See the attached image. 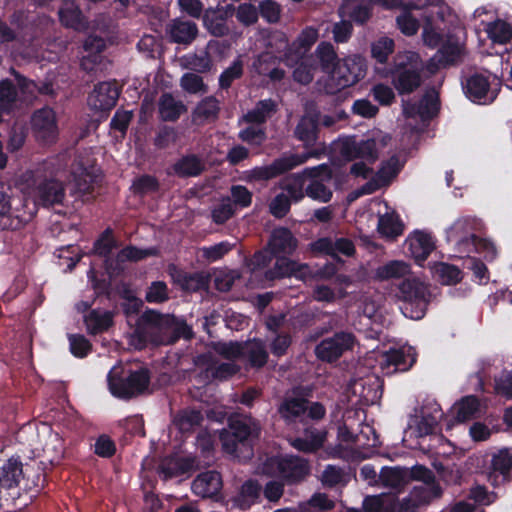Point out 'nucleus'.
I'll return each instance as SVG.
<instances>
[{
	"label": "nucleus",
	"mask_w": 512,
	"mask_h": 512,
	"mask_svg": "<svg viewBox=\"0 0 512 512\" xmlns=\"http://www.w3.org/2000/svg\"><path fill=\"white\" fill-rule=\"evenodd\" d=\"M43 169L26 170L18 175L15 184L25 194L31 195L35 203L43 206L61 204L65 198V189L61 182L44 180Z\"/></svg>",
	"instance_id": "1"
},
{
	"label": "nucleus",
	"mask_w": 512,
	"mask_h": 512,
	"mask_svg": "<svg viewBox=\"0 0 512 512\" xmlns=\"http://www.w3.org/2000/svg\"><path fill=\"white\" fill-rule=\"evenodd\" d=\"M175 319L154 310L146 311L139 319L137 328L131 335V344L142 349L147 342L168 344L173 340Z\"/></svg>",
	"instance_id": "2"
},
{
	"label": "nucleus",
	"mask_w": 512,
	"mask_h": 512,
	"mask_svg": "<svg viewBox=\"0 0 512 512\" xmlns=\"http://www.w3.org/2000/svg\"><path fill=\"white\" fill-rule=\"evenodd\" d=\"M391 146V137L381 131H375L361 140H347L343 143L341 154L348 160H365L375 163Z\"/></svg>",
	"instance_id": "3"
},
{
	"label": "nucleus",
	"mask_w": 512,
	"mask_h": 512,
	"mask_svg": "<svg viewBox=\"0 0 512 512\" xmlns=\"http://www.w3.org/2000/svg\"><path fill=\"white\" fill-rule=\"evenodd\" d=\"M259 423L250 416H240L230 420L228 428L220 433L223 450L231 455L248 445L251 439L257 438L260 433Z\"/></svg>",
	"instance_id": "4"
},
{
	"label": "nucleus",
	"mask_w": 512,
	"mask_h": 512,
	"mask_svg": "<svg viewBox=\"0 0 512 512\" xmlns=\"http://www.w3.org/2000/svg\"><path fill=\"white\" fill-rule=\"evenodd\" d=\"M398 297L403 301V314L410 319L419 320L425 315L431 294L424 282L417 278H408L399 285Z\"/></svg>",
	"instance_id": "5"
},
{
	"label": "nucleus",
	"mask_w": 512,
	"mask_h": 512,
	"mask_svg": "<svg viewBox=\"0 0 512 512\" xmlns=\"http://www.w3.org/2000/svg\"><path fill=\"white\" fill-rule=\"evenodd\" d=\"M121 372V367L115 366L108 374L109 390L115 397L129 399L147 390L150 377L146 369L134 371L127 378H122Z\"/></svg>",
	"instance_id": "6"
},
{
	"label": "nucleus",
	"mask_w": 512,
	"mask_h": 512,
	"mask_svg": "<svg viewBox=\"0 0 512 512\" xmlns=\"http://www.w3.org/2000/svg\"><path fill=\"white\" fill-rule=\"evenodd\" d=\"M262 472L280 477L288 483L301 481L309 473L307 462L296 456H279L268 458L262 465Z\"/></svg>",
	"instance_id": "7"
},
{
	"label": "nucleus",
	"mask_w": 512,
	"mask_h": 512,
	"mask_svg": "<svg viewBox=\"0 0 512 512\" xmlns=\"http://www.w3.org/2000/svg\"><path fill=\"white\" fill-rule=\"evenodd\" d=\"M367 65L360 55H348L340 59V64L335 70L332 83L326 87L327 93H335L343 88L350 87L366 75Z\"/></svg>",
	"instance_id": "8"
},
{
	"label": "nucleus",
	"mask_w": 512,
	"mask_h": 512,
	"mask_svg": "<svg viewBox=\"0 0 512 512\" xmlns=\"http://www.w3.org/2000/svg\"><path fill=\"white\" fill-rule=\"evenodd\" d=\"M396 76L393 83L399 93H411L421 84L420 61L417 54L406 52L395 58Z\"/></svg>",
	"instance_id": "9"
},
{
	"label": "nucleus",
	"mask_w": 512,
	"mask_h": 512,
	"mask_svg": "<svg viewBox=\"0 0 512 512\" xmlns=\"http://www.w3.org/2000/svg\"><path fill=\"white\" fill-rule=\"evenodd\" d=\"M310 157L306 154H285L275 159L271 164L259 166L248 172V179L255 181H267L288 172L295 167L305 163Z\"/></svg>",
	"instance_id": "10"
},
{
	"label": "nucleus",
	"mask_w": 512,
	"mask_h": 512,
	"mask_svg": "<svg viewBox=\"0 0 512 512\" xmlns=\"http://www.w3.org/2000/svg\"><path fill=\"white\" fill-rule=\"evenodd\" d=\"M357 339L350 332H337L324 338L315 348L316 356L326 362H333L344 353L352 351L357 345Z\"/></svg>",
	"instance_id": "11"
},
{
	"label": "nucleus",
	"mask_w": 512,
	"mask_h": 512,
	"mask_svg": "<svg viewBox=\"0 0 512 512\" xmlns=\"http://www.w3.org/2000/svg\"><path fill=\"white\" fill-rule=\"evenodd\" d=\"M401 167L402 163L396 155H393L388 160L383 161L375 175L350 195L351 200L362 195L372 194L377 190L388 186L393 178H395L399 173Z\"/></svg>",
	"instance_id": "12"
},
{
	"label": "nucleus",
	"mask_w": 512,
	"mask_h": 512,
	"mask_svg": "<svg viewBox=\"0 0 512 512\" xmlns=\"http://www.w3.org/2000/svg\"><path fill=\"white\" fill-rule=\"evenodd\" d=\"M380 368L384 374L390 375L397 371H407L416 362V352L412 346L391 348L379 355Z\"/></svg>",
	"instance_id": "13"
},
{
	"label": "nucleus",
	"mask_w": 512,
	"mask_h": 512,
	"mask_svg": "<svg viewBox=\"0 0 512 512\" xmlns=\"http://www.w3.org/2000/svg\"><path fill=\"white\" fill-rule=\"evenodd\" d=\"M31 126L36 138L42 142L52 143L58 136L56 113L52 108L36 110L31 117Z\"/></svg>",
	"instance_id": "14"
},
{
	"label": "nucleus",
	"mask_w": 512,
	"mask_h": 512,
	"mask_svg": "<svg viewBox=\"0 0 512 512\" xmlns=\"http://www.w3.org/2000/svg\"><path fill=\"white\" fill-rule=\"evenodd\" d=\"M319 169H326V165L318 167L306 168L300 173H294L281 179L277 186L286 193L292 202H300L304 199L306 192L307 177H314L316 171Z\"/></svg>",
	"instance_id": "15"
},
{
	"label": "nucleus",
	"mask_w": 512,
	"mask_h": 512,
	"mask_svg": "<svg viewBox=\"0 0 512 512\" xmlns=\"http://www.w3.org/2000/svg\"><path fill=\"white\" fill-rule=\"evenodd\" d=\"M442 416L440 406L432 403L430 407L423 408L420 415L411 418L409 427L415 429L417 436L423 437L434 432Z\"/></svg>",
	"instance_id": "16"
},
{
	"label": "nucleus",
	"mask_w": 512,
	"mask_h": 512,
	"mask_svg": "<svg viewBox=\"0 0 512 512\" xmlns=\"http://www.w3.org/2000/svg\"><path fill=\"white\" fill-rule=\"evenodd\" d=\"M119 96L117 86L112 82L98 84L88 97L89 106L97 111L113 108Z\"/></svg>",
	"instance_id": "17"
},
{
	"label": "nucleus",
	"mask_w": 512,
	"mask_h": 512,
	"mask_svg": "<svg viewBox=\"0 0 512 512\" xmlns=\"http://www.w3.org/2000/svg\"><path fill=\"white\" fill-rule=\"evenodd\" d=\"M23 479L22 463L16 458H10L0 468V491L8 495H18V487Z\"/></svg>",
	"instance_id": "18"
},
{
	"label": "nucleus",
	"mask_w": 512,
	"mask_h": 512,
	"mask_svg": "<svg viewBox=\"0 0 512 512\" xmlns=\"http://www.w3.org/2000/svg\"><path fill=\"white\" fill-rule=\"evenodd\" d=\"M409 472L410 480L415 479L423 482L421 486L415 488V491L419 490L423 493V496L418 500L419 503H428L441 495V488L434 482V475L431 470L423 466H415L411 470L409 469Z\"/></svg>",
	"instance_id": "19"
},
{
	"label": "nucleus",
	"mask_w": 512,
	"mask_h": 512,
	"mask_svg": "<svg viewBox=\"0 0 512 512\" xmlns=\"http://www.w3.org/2000/svg\"><path fill=\"white\" fill-rule=\"evenodd\" d=\"M314 64L322 72L328 74L330 80H333L335 70L340 64V58L335 47L328 41L320 42L313 52Z\"/></svg>",
	"instance_id": "20"
},
{
	"label": "nucleus",
	"mask_w": 512,
	"mask_h": 512,
	"mask_svg": "<svg viewBox=\"0 0 512 512\" xmlns=\"http://www.w3.org/2000/svg\"><path fill=\"white\" fill-rule=\"evenodd\" d=\"M379 482V486L399 493L410 482L409 469L400 466L383 467L379 472Z\"/></svg>",
	"instance_id": "21"
},
{
	"label": "nucleus",
	"mask_w": 512,
	"mask_h": 512,
	"mask_svg": "<svg viewBox=\"0 0 512 512\" xmlns=\"http://www.w3.org/2000/svg\"><path fill=\"white\" fill-rule=\"evenodd\" d=\"M222 488V478L217 471H206L197 476L192 483L193 492L202 498H213Z\"/></svg>",
	"instance_id": "22"
},
{
	"label": "nucleus",
	"mask_w": 512,
	"mask_h": 512,
	"mask_svg": "<svg viewBox=\"0 0 512 512\" xmlns=\"http://www.w3.org/2000/svg\"><path fill=\"white\" fill-rule=\"evenodd\" d=\"M166 32L172 42L188 45L197 37L198 27L192 21L177 18L167 25Z\"/></svg>",
	"instance_id": "23"
},
{
	"label": "nucleus",
	"mask_w": 512,
	"mask_h": 512,
	"mask_svg": "<svg viewBox=\"0 0 512 512\" xmlns=\"http://www.w3.org/2000/svg\"><path fill=\"white\" fill-rule=\"evenodd\" d=\"M314 177H307L310 182L306 185V195L313 200L319 202H328L332 197V192L327 188L322 181L330 180L332 178V172L326 165V169H319L315 173Z\"/></svg>",
	"instance_id": "24"
},
{
	"label": "nucleus",
	"mask_w": 512,
	"mask_h": 512,
	"mask_svg": "<svg viewBox=\"0 0 512 512\" xmlns=\"http://www.w3.org/2000/svg\"><path fill=\"white\" fill-rule=\"evenodd\" d=\"M438 108V95L432 90L425 94L419 104H404L403 112L408 117L419 116L422 120H427L437 113Z\"/></svg>",
	"instance_id": "25"
},
{
	"label": "nucleus",
	"mask_w": 512,
	"mask_h": 512,
	"mask_svg": "<svg viewBox=\"0 0 512 512\" xmlns=\"http://www.w3.org/2000/svg\"><path fill=\"white\" fill-rule=\"evenodd\" d=\"M378 233L388 239H394L403 233V223L398 214L385 206V212L378 211Z\"/></svg>",
	"instance_id": "26"
},
{
	"label": "nucleus",
	"mask_w": 512,
	"mask_h": 512,
	"mask_svg": "<svg viewBox=\"0 0 512 512\" xmlns=\"http://www.w3.org/2000/svg\"><path fill=\"white\" fill-rule=\"evenodd\" d=\"M477 222L471 218H460L454 222L447 232V238L450 242L456 245L468 244L472 241L474 243V230L476 229Z\"/></svg>",
	"instance_id": "27"
},
{
	"label": "nucleus",
	"mask_w": 512,
	"mask_h": 512,
	"mask_svg": "<svg viewBox=\"0 0 512 512\" xmlns=\"http://www.w3.org/2000/svg\"><path fill=\"white\" fill-rule=\"evenodd\" d=\"M187 112V107L182 100L170 93H164L158 100V113L161 120L174 122Z\"/></svg>",
	"instance_id": "28"
},
{
	"label": "nucleus",
	"mask_w": 512,
	"mask_h": 512,
	"mask_svg": "<svg viewBox=\"0 0 512 512\" xmlns=\"http://www.w3.org/2000/svg\"><path fill=\"white\" fill-rule=\"evenodd\" d=\"M489 87L490 84L485 76L475 74L467 79L464 90L467 97L472 101H483L485 103L492 101L495 97L493 93L490 92Z\"/></svg>",
	"instance_id": "29"
},
{
	"label": "nucleus",
	"mask_w": 512,
	"mask_h": 512,
	"mask_svg": "<svg viewBox=\"0 0 512 512\" xmlns=\"http://www.w3.org/2000/svg\"><path fill=\"white\" fill-rule=\"evenodd\" d=\"M409 250L416 261H424L434 250L435 244L430 234L422 231L414 232L409 238Z\"/></svg>",
	"instance_id": "30"
},
{
	"label": "nucleus",
	"mask_w": 512,
	"mask_h": 512,
	"mask_svg": "<svg viewBox=\"0 0 512 512\" xmlns=\"http://www.w3.org/2000/svg\"><path fill=\"white\" fill-rule=\"evenodd\" d=\"M72 176L75 190L85 194L90 191L92 184L96 181V169L89 162L85 166L83 162L78 161L73 167Z\"/></svg>",
	"instance_id": "31"
},
{
	"label": "nucleus",
	"mask_w": 512,
	"mask_h": 512,
	"mask_svg": "<svg viewBox=\"0 0 512 512\" xmlns=\"http://www.w3.org/2000/svg\"><path fill=\"white\" fill-rule=\"evenodd\" d=\"M297 247V240L287 228H277L273 231L269 249L272 254H291Z\"/></svg>",
	"instance_id": "32"
},
{
	"label": "nucleus",
	"mask_w": 512,
	"mask_h": 512,
	"mask_svg": "<svg viewBox=\"0 0 512 512\" xmlns=\"http://www.w3.org/2000/svg\"><path fill=\"white\" fill-rule=\"evenodd\" d=\"M312 247L315 251L332 256H335L337 253L351 256L355 250L352 241L346 238H322L313 243Z\"/></svg>",
	"instance_id": "33"
},
{
	"label": "nucleus",
	"mask_w": 512,
	"mask_h": 512,
	"mask_svg": "<svg viewBox=\"0 0 512 512\" xmlns=\"http://www.w3.org/2000/svg\"><path fill=\"white\" fill-rule=\"evenodd\" d=\"M228 7L207 9L203 16V23L207 30L214 36L220 37L228 33L226 19L228 16Z\"/></svg>",
	"instance_id": "34"
},
{
	"label": "nucleus",
	"mask_w": 512,
	"mask_h": 512,
	"mask_svg": "<svg viewBox=\"0 0 512 512\" xmlns=\"http://www.w3.org/2000/svg\"><path fill=\"white\" fill-rule=\"evenodd\" d=\"M319 37L318 30L313 27H307L302 31V33L298 36L297 41L294 45L299 46V50L295 52V55L292 53V48H289L288 51L284 55V60L287 65H292L294 60H298L302 58V55L307 52L310 47L317 41Z\"/></svg>",
	"instance_id": "35"
},
{
	"label": "nucleus",
	"mask_w": 512,
	"mask_h": 512,
	"mask_svg": "<svg viewBox=\"0 0 512 512\" xmlns=\"http://www.w3.org/2000/svg\"><path fill=\"white\" fill-rule=\"evenodd\" d=\"M205 164L196 155H186L177 160L173 165L175 174L181 177H195L203 172Z\"/></svg>",
	"instance_id": "36"
},
{
	"label": "nucleus",
	"mask_w": 512,
	"mask_h": 512,
	"mask_svg": "<svg viewBox=\"0 0 512 512\" xmlns=\"http://www.w3.org/2000/svg\"><path fill=\"white\" fill-rule=\"evenodd\" d=\"M243 358L246 359L252 367L260 368L264 366L268 359L265 344L261 340L256 339L244 343Z\"/></svg>",
	"instance_id": "37"
},
{
	"label": "nucleus",
	"mask_w": 512,
	"mask_h": 512,
	"mask_svg": "<svg viewBox=\"0 0 512 512\" xmlns=\"http://www.w3.org/2000/svg\"><path fill=\"white\" fill-rule=\"evenodd\" d=\"M277 111V104L272 99L259 101L256 106L243 116L247 123L262 124Z\"/></svg>",
	"instance_id": "38"
},
{
	"label": "nucleus",
	"mask_w": 512,
	"mask_h": 512,
	"mask_svg": "<svg viewBox=\"0 0 512 512\" xmlns=\"http://www.w3.org/2000/svg\"><path fill=\"white\" fill-rule=\"evenodd\" d=\"M194 466V460L190 458H169L162 462L160 474L163 479H169L192 470Z\"/></svg>",
	"instance_id": "39"
},
{
	"label": "nucleus",
	"mask_w": 512,
	"mask_h": 512,
	"mask_svg": "<svg viewBox=\"0 0 512 512\" xmlns=\"http://www.w3.org/2000/svg\"><path fill=\"white\" fill-rule=\"evenodd\" d=\"M433 277L445 285L458 283L462 279L461 271L454 265L439 262L430 265Z\"/></svg>",
	"instance_id": "40"
},
{
	"label": "nucleus",
	"mask_w": 512,
	"mask_h": 512,
	"mask_svg": "<svg viewBox=\"0 0 512 512\" xmlns=\"http://www.w3.org/2000/svg\"><path fill=\"white\" fill-rule=\"evenodd\" d=\"M307 412L306 401L301 398H288L279 407V413L286 422H294Z\"/></svg>",
	"instance_id": "41"
},
{
	"label": "nucleus",
	"mask_w": 512,
	"mask_h": 512,
	"mask_svg": "<svg viewBox=\"0 0 512 512\" xmlns=\"http://www.w3.org/2000/svg\"><path fill=\"white\" fill-rule=\"evenodd\" d=\"M455 417L459 422H465L480 413V402L475 396H466L453 406Z\"/></svg>",
	"instance_id": "42"
},
{
	"label": "nucleus",
	"mask_w": 512,
	"mask_h": 512,
	"mask_svg": "<svg viewBox=\"0 0 512 512\" xmlns=\"http://www.w3.org/2000/svg\"><path fill=\"white\" fill-rule=\"evenodd\" d=\"M325 437V432L308 430L303 438L294 439L291 445L299 451L313 452L323 445Z\"/></svg>",
	"instance_id": "43"
},
{
	"label": "nucleus",
	"mask_w": 512,
	"mask_h": 512,
	"mask_svg": "<svg viewBox=\"0 0 512 512\" xmlns=\"http://www.w3.org/2000/svg\"><path fill=\"white\" fill-rule=\"evenodd\" d=\"M44 457L50 464L60 461L64 453L63 441L59 434L47 429L46 443L43 447Z\"/></svg>",
	"instance_id": "44"
},
{
	"label": "nucleus",
	"mask_w": 512,
	"mask_h": 512,
	"mask_svg": "<svg viewBox=\"0 0 512 512\" xmlns=\"http://www.w3.org/2000/svg\"><path fill=\"white\" fill-rule=\"evenodd\" d=\"M396 499L390 495H376L366 497L363 503L365 512H394Z\"/></svg>",
	"instance_id": "45"
},
{
	"label": "nucleus",
	"mask_w": 512,
	"mask_h": 512,
	"mask_svg": "<svg viewBox=\"0 0 512 512\" xmlns=\"http://www.w3.org/2000/svg\"><path fill=\"white\" fill-rule=\"evenodd\" d=\"M19 226L20 220L12 214L10 198L0 185V230L17 229Z\"/></svg>",
	"instance_id": "46"
},
{
	"label": "nucleus",
	"mask_w": 512,
	"mask_h": 512,
	"mask_svg": "<svg viewBox=\"0 0 512 512\" xmlns=\"http://www.w3.org/2000/svg\"><path fill=\"white\" fill-rule=\"evenodd\" d=\"M316 129V118L312 115H305L297 125L295 135L306 146H310L316 140Z\"/></svg>",
	"instance_id": "47"
},
{
	"label": "nucleus",
	"mask_w": 512,
	"mask_h": 512,
	"mask_svg": "<svg viewBox=\"0 0 512 512\" xmlns=\"http://www.w3.org/2000/svg\"><path fill=\"white\" fill-rule=\"evenodd\" d=\"M218 111L219 102L217 99L214 97H207L197 105L193 112V119L198 123L213 120L216 118Z\"/></svg>",
	"instance_id": "48"
},
{
	"label": "nucleus",
	"mask_w": 512,
	"mask_h": 512,
	"mask_svg": "<svg viewBox=\"0 0 512 512\" xmlns=\"http://www.w3.org/2000/svg\"><path fill=\"white\" fill-rule=\"evenodd\" d=\"M85 323L89 332L96 334L107 330L112 324L110 312L91 311L85 317Z\"/></svg>",
	"instance_id": "49"
},
{
	"label": "nucleus",
	"mask_w": 512,
	"mask_h": 512,
	"mask_svg": "<svg viewBox=\"0 0 512 512\" xmlns=\"http://www.w3.org/2000/svg\"><path fill=\"white\" fill-rule=\"evenodd\" d=\"M334 508V502L322 493L314 494L311 499L300 504L294 512H324Z\"/></svg>",
	"instance_id": "50"
},
{
	"label": "nucleus",
	"mask_w": 512,
	"mask_h": 512,
	"mask_svg": "<svg viewBox=\"0 0 512 512\" xmlns=\"http://www.w3.org/2000/svg\"><path fill=\"white\" fill-rule=\"evenodd\" d=\"M410 271L409 265L404 261H390L376 270V275L380 279L400 278L407 275Z\"/></svg>",
	"instance_id": "51"
},
{
	"label": "nucleus",
	"mask_w": 512,
	"mask_h": 512,
	"mask_svg": "<svg viewBox=\"0 0 512 512\" xmlns=\"http://www.w3.org/2000/svg\"><path fill=\"white\" fill-rule=\"evenodd\" d=\"M347 296V291L343 287L337 290L327 285H316L312 292V298L318 302L333 303L338 299H343Z\"/></svg>",
	"instance_id": "52"
},
{
	"label": "nucleus",
	"mask_w": 512,
	"mask_h": 512,
	"mask_svg": "<svg viewBox=\"0 0 512 512\" xmlns=\"http://www.w3.org/2000/svg\"><path fill=\"white\" fill-rule=\"evenodd\" d=\"M59 16L62 24L66 27H70L78 31L86 28V24L78 7H62L59 11Z\"/></svg>",
	"instance_id": "53"
},
{
	"label": "nucleus",
	"mask_w": 512,
	"mask_h": 512,
	"mask_svg": "<svg viewBox=\"0 0 512 512\" xmlns=\"http://www.w3.org/2000/svg\"><path fill=\"white\" fill-rule=\"evenodd\" d=\"M487 33L490 39L499 44H505L512 38V29L509 24L504 21H496L487 26Z\"/></svg>",
	"instance_id": "54"
},
{
	"label": "nucleus",
	"mask_w": 512,
	"mask_h": 512,
	"mask_svg": "<svg viewBox=\"0 0 512 512\" xmlns=\"http://www.w3.org/2000/svg\"><path fill=\"white\" fill-rule=\"evenodd\" d=\"M235 213L233 204L229 197L223 198L219 203L214 205L211 210V217L216 224H223L229 220Z\"/></svg>",
	"instance_id": "55"
},
{
	"label": "nucleus",
	"mask_w": 512,
	"mask_h": 512,
	"mask_svg": "<svg viewBox=\"0 0 512 512\" xmlns=\"http://www.w3.org/2000/svg\"><path fill=\"white\" fill-rule=\"evenodd\" d=\"M394 51V41L388 37H381L372 44V57L380 63H385Z\"/></svg>",
	"instance_id": "56"
},
{
	"label": "nucleus",
	"mask_w": 512,
	"mask_h": 512,
	"mask_svg": "<svg viewBox=\"0 0 512 512\" xmlns=\"http://www.w3.org/2000/svg\"><path fill=\"white\" fill-rule=\"evenodd\" d=\"M493 472H499L505 478L512 470V451L502 449L492 458Z\"/></svg>",
	"instance_id": "57"
},
{
	"label": "nucleus",
	"mask_w": 512,
	"mask_h": 512,
	"mask_svg": "<svg viewBox=\"0 0 512 512\" xmlns=\"http://www.w3.org/2000/svg\"><path fill=\"white\" fill-rule=\"evenodd\" d=\"M242 73H243V61L241 60L240 57H238L220 75V77H219L220 87L224 88V89L229 88L234 80L241 77Z\"/></svg>",
	"instance_id": "58"
},
{
	"label": "nucleus",
	"mask_w": 512,
	"mask_h": 512,
	"mask_svg": "<svg viewBox=\"0 0 512 512\" xmlns=\"http://www.w3.org/2000/svg\"><path fill=\"white\" fill-rule=\"evenodd\" d=\"M202 421V415L200 412L191 410L184 411L177 415L174 419V424L183 432L191 430L194 426H197Z\"/></svg>",
	"instance_id": "59"
},
{
	"label": "nucleus",
	"mask_w": 512,
	"mask_h": 512,
	"mask_svg": "<svg viewBox=\"0 0 512 512\" xmlns=\"http://www.w3.org/2000/svg\"><path fill=\"white\" fill-rule=\"evenodd\" d=\"M156 250L155 249H138L134 246H127L123 248L118 254H117V261L118 262H125V261H139L142 259H145L149 256L155 255Z\"/></svg>",
	"instance_id": "60"
},
{
	"label": "nucleus",
	"mask_w": 512,
	"mask_h": 512,
	"mask_svg": "<svg viewBox=\"0 0 512 512\" xmlns=\"http://www.w3.org/2000/svg\"><path fill=\"white\" fill-rule=\"evenodd\" d=\"M292 201L284 192L278 193L269 203V212L276 218H283L290 210Z\"/></svg>",
	"instance_id": "61"
},
{
	"label": "nucleus",
	"mask_w": 512,
	"mask_h": 512,
	"mask_svg": "<svg viewBox=\"0 0 512 512\" xmlns=\"http://www.w3.org/2000/svg\"><path fill=\"white\" fill-rule=\"evenodd\" d=\"M316 66L309 59H302L293 71L294 80L301 84H308L314 78Z\"/></svg>",
	"instance_id": "62"
},
{
	"label": "nucleus",
	"mask_w": 512,
	"mask_h": 512,
	"mask_svg": "<svg viewBox=\"0 0 512 512\" xmlns=\"http://www.w3.org/2000/svg\"><path fill=\"white\" fill-rule=\"evenodd\" d=\"M180 85L188 93H205L207 87L203 82L202 77L194 73H186L180 80Z\"/></svg>",
	"instance_id": "63"
},
{
	"label": "nucleus",
	"mask_w": 512,
	"mask_h": 512,
	"mask_svg": "<svg viewBox=\"0 0 512 512\" xmlns=\"http://www.w3.org/2000/svg\"><path fill=\"white\" fill-rule=\"evenodd\" d=\"M235 15L241 24L250 26L257 22L259 12L254 5L250 3H243L235 9Z\"/></svg>",
	"instance_id": "64"
}]
</instances>
